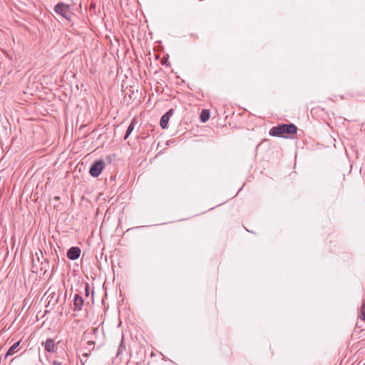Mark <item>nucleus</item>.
I'll list each match as a JSON object with an SVG mask.
<instances>
[{
	"label": "nucleus",
	"mask_w": 365,
	"mask_h": 365,
	"mask_svg": "<svg viewBox=\"0 0 365 365\" xmlns=\"http://www.w3.org/2000/svg\"><path fill=\"white\" fill-rule=\"evenodd\" d=\"M32 272H38V267L34 264V261H33V263H32Z\"/></svg>",
	"instance_id": "dca6fc26"
},
{
	"label": "nucleus",
	"mask_w": 365,
	"mask_h": 365,
	"mask_svg": "<svg viewBox=\"0 0 365 365\" xmlns=\"http://www.w3.org/2000/svg\"><path fill=\"white\" fill-rule=\"evenodd\" d=\"M88 344H94V342L93 341H89Z\"/></svg>",
	"instance_id": "6ab92c4d"
},
{
	"label": "nucleus",
	"mask_w": 365,
	"mask_h": 365,
	"mask_svg": "<svg viewBox=\"0 0 365 365\" xmlns=\"http://www.w3.org/2000/svg\"><path fill=\"white\" fill-rule=\"evenodd\" d=\"M55 260H58V261L59 260L58 255H56V259H55Z\"/></svg>",
	"instance_id": "412c9836"
},
{
	"label": "nucleus",
	"mask_w": 365,
	"mask_h": 365,
	"mask_svg": "<svg viewBox=\"0 0 365 365\" xmlns=\"http://www.w3.org/2000/svg\"><path fill=\"white\" fill-rule=\"evenodd\" d=\"M20 343L21 341H18L15 342L13 345H11L6 351V354L4 355V359H6L8 356L14 354L16 352L17 348L19 347Z\"/></svg>",
	"instance_id": "6e6552de"
},
{
	"label": "nucleus",
	"mask_w": 365,
	"mask_h": 365,
	"mask_svg": "<svg viewBox=\"0 0 365 365\" xmlns=\"http://www.w3.org/2000/svg\"><path fill=\"white\" fill-rule=\"evenodd\" d=\"M165 63V61L162 62V65H164Z\"/></svg>",
	"instance_id": "4be33fe9"
},
{
	"label": "nucleus",
	"mask_w": 365,
	"mask_h": 365,
	"mask_svg": "<svg viewBox=\"0 0 365 365\" xmlns=\"http://www.w3.org/2000/svg\"><path fill=\"white\" fill-rule=\"evenodd\" d=\"M297 127L294 123H282L273 126L269 131L271 136L284 138H294L293 135L297 133Z\"/></svg>",
	"instance_id": "f257e3e1"
},
{
	"label": "nucleus",
	"mask_w": 365,
	"mask_h": 365,
	"mask_svg": "<svg viewBox=\"0 0 365 365\" xmlns=\"http://www.w3.org/2000/svg\"><path fill=\"white\" fill-rule=\"evenodd\" d=\"M123 340H124V336H123V335H122L121 341H120V343L118 346V353H117L118 356L120 355V353L125 351V349H126V347H125Z\"/></svg>",
	"instance_id": "ddd939ff"
},
{
	"label": "nucleus",
	"mask_w": 365,
	"mask_h": 365,
	"mask_svg": "<svg viewBox=\"0 0 365 365\" xmlns=\"http://www.w3.org/2000/svg\"><path fill=\"white\" fill-rule=\"evenodd\" d=\"M81 253V250L77 246H73L68 250L66 256L70 260H76L80 257Z\"/></svg>",
	"instance_id": "423d86ee"
},
{
	"label": "nucleus",
	"mask_w": 365,
	"mask_h": 365,
	"mask_svg": "<svg viewBox=\"0 0 365 365\" xmlns=\"http://www.w3.org/2000/svg\"><path fill=\"white\" fill-rule=\"evenodd\" d=\"M42 345L48 352L54 353L57 350V344L52 338H48L45 341L42 342Z\"/></svg>",
	"instance_id": "39448f33"
},
{
	"label": "nucleus",
	"mask_w": 365,
	"mask_h": 365,
	"mask_svg": "<svg viewBox=\"0 0 365 365\" xmlns=\"http://www.w3.org/2000/svg\"><path fill=\"white\" fill-rule=\"evenodd\" d=\"M174 113L173 108L169 109L165 114L162 115L160 120V125L163 129H167L168 128V123L170 118Z\"/></svg>",
	"instance_id": "20e7f679"
},
{
	"label": "nucleus",
	"mask_w": 365,
	"mask_h": 365,
	"mask_svg": "<svg viewBox=\"0 0 365 365\" xmlns=\"http://www.w3.org/2000/svg\"><path fill=\"white\" fill-rule=\"evenodd\" d=\"M359 319L365 322V299L363 300L361 308L360 314L359 316Z\"/></svg>",
	"instance_id": "f8f14e48"
},
{
	"label": "nucleus",
	"mask_w": 365,
	"mask_h": 365,
	"mask_svg": "<svg viewBox=\"0 0 365 365\" xmlns=\"http://www.w3.org/2000/svg\"><path fill=\"white\" fill-rule=\"evenodd\" d=\"M53 11L60 17L66 20L71 26L75 24L76 15L72 11V6L63 1L58 2L53 7Z\"/></svg>",
	"instance_id": "f03ea898"
},
{
	"label": "nucleus",
	"mask_w": 365,
	"mask_h": 365,
	"mask_svg": "<svg viewBox=\"0 0 365 365\" xmlns=\"http://www.w3.org/2000/svg\"><path fill=\"white\" fill-rule=\"evenodd\" d=\"M137 121L135 120V118H133L126 130V133L128 135H130L132 133V132L133 131L134 128H135V124H136Z\"/></svg>",
	"instance_id": "9b49d317"
},
{
	"label": "nucleus",
	"mask_w": 365,
	"mask_h": 365,
	"mask_svg": "<svg viewBox=\"0 0 365 365\" xmlns=\"http://www.w3.org/2000/svg\"><path fill=\"white\" fill-rule=\"evenodd\" d=\"M89 290H90L89 284H88V283L86 282V283H85V292H86V296H88Z\"/></svg>",
	"instance_id": "2eb2a0df"
},
{
	"label": "nucleus",
	"mask_w": 365,
	"mask_h": 365,
	"mask_svg": "<svg viewBox=\"0 0 365 365\" xmlns=\"http://www.w3.org/2000/svg\"><path fill=\"white\" fill-rule=\"evenodd\" d=\"M58 297H57L55 300V303H58Z\"/></svg>",
	"instance_id": "aec40b11"
},
{
	"label": "nucleus",
	"mask_w": 365,
	"mask_h": 365,
	"mask_svg": "<svg viewBox=\"0 0 365 365\" xmlns=\"http://www.w3.org/2000/svg\"><path fill=\"white\" fill-rule=\"evenodd\" d=\"M48 267H49V262L47 259H45L44 262H42L41 263L40 271H42L43 274H45L46 272H47Z\"/></svg>",
	"instance_id": "9d476101"
},
{
	"label": "nucleus",
	"mask_w": 365,
	"mask_h": 365,
	"mask_svg": "<svg viewBox=\"0 0 365 365\" xmlns=\"http://www.w3.org/2000/svg\"><path fill=\"white\" fill-rule=\"evenodd\" d=\"M165 63V61L162 62V65H164Z\"/></svg>",
	"instance_id": "5701e85b"
},
{
	"label": "nucleus",
	"mask_w": 365,
	"mask_h": 365,
	"mask_svg": "<svg viewBox=\"0 0 365 365\" xmlns=\"http://www.w3.org/2000/svg\"><path fill=\"white\" fill-rule=\"evenodd\" d=\"M52 364L53 365H61V362H60L57 360H54V361H53Z\"/></svg>",
	"instance_id": "f3484780"
},
{
	"label": "nucleus",
	"mask_w": 365,
	"mask_h": 365,
	"mask_svg": "<svg viewBox=\"0 0 365 365\" xmlns=\"http://www.w3.org/2000/svg\"><path fill=\"white\" fill-rule=\"evenodd\" d=\"M130 135H128V134H127V133L125 132L123 139H124V140L128 139V138H129V136H130Z\"/></svg>",
	"instance_id": "a211bd4d"
},
{
	"label": "nucleus",
	"mask_w": 365,
	"mask_h": 365,
	"mask_svg": "<svg viewBox=\"0 0 365 365\" xmlns=\"http://www.w3.org/2000/svg\"><path fill=\"white\" fill-rule=\"evenodd\" d=\"M106 166L105 161L103 159L95 160L89 168V174L93 178H98Z\"/></svg>",
	"instance_id": "7ed1b4c3"
},
{
	"label": "nucleus",
	"mask_w": 365,
	"mask_h": 365,
	"mask_svg": "<svg viewBox=\"0 0 365 365\" xmlns=\"http://www.w3.org/2000/svg\"><path fill=\"white\" fill-rule=\"evenodd\" d=\"M210 117V110L207 109H202L200 114V120L202 123L207 122Z\"/></svg>",
	"instance_id": "1a4fd4ad"
},
{
	"label": "nucleus",
	"mask_w": 365,
	"mask_h": 365,
	"mask_svg": "<svg viewBox=\"0 0 365 365\" xmlns=\"http://www.w3.org/2000/svg\"><path fill=\"white\" fill-rule=\"evenodd\" d=\"M57 269H58V265L57 264H53V266L51 267V276L54 274V273L56 272Z\"/></svg>",
	"instance_id": "4468645a"
},
{
	"label": "nucleus",
	"mask_w": 365,
	"mask_h": 365,
	"mask_svg": "<svg viewBox=\"0 0 365 365\" xmlns=\"http://www.w3.org/2000/svg\"><path fill=\"white\" fill-rule=\"evenodd\" d=\"M74 311H81L84 304V300L78 294H75L73 299Z\"/></svg>",
	"instance_id": "0eeeda50"
}]
</instances>
